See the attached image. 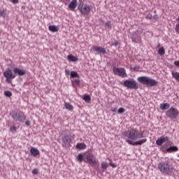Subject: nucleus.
Listing matches in <instances>:
<instances>
[{"mask_svg":"<svg viewBox=\"0 0 179 179\" xmlns=\"http://www.w3.org/2000/svg\"><path fill=\"white\" fill-rule=\"evenodd\" d=\"M138 82L145 86H157L156 80L149 78L148 76H141L137 78Z\"/></svg>","mask_w":179,"mask_h":179,"instance_id":"1","label":"nucleus"},{"mask_svg":"<svg viewBox=\"0 0 179 179\" xmlns=\"http://www.w3.org/2000/svg\"><path fill=\"white\" fill-rule=\"evenodd\" d=\"M158 169L161 173L164 174H171L174 170L173 165L170 164L169 162L161 163L158 165Z\"/></svg>","mask_w":179,"mask_h":179,"instance_id":"2","label":"nucleus"},{"mask_svg":"<svg viewBox=\"0 0 179 179\" xmlns=\"http://www.w3.org/2000/svg\"><path fill=\"white\" fill-rule=\"evenodd\" d=\"M166 114L171 120H177V118H179V111L176 108H170Z\"/></svg>","mask_w":179,"mask_h":179,"instance_id":"3","label":"nucleus"},{"mask_svg":"<svg viewBox=\"0 0 179 179\" xmlns=\"http://www.w3.org/2000/svg\"><path fill=\"white\" fill-rule=\"evenodd\" d=\"M124 86L125 87H127V89H138L139 86L138 85V83L135 81V80L130 78L128 80H126L123 83Z\"/></svg>","mask_w":179,"mask_h":179,"instance_id":"4","label":"nucleus"},{"mask_svg":"<svg viewBox=\"0 0 179 179\" xmlns=\"http://www.w3.org/2000/svg\"><path fill=\"white\" fill-rule=\"evenodd\" d=\"M127 138L129 139H131L132 141H136V139H141L143 138V134L138 133L136 130L131 129L129 131V134L127 135Z\"/></svg>","mask_w":179,"mask_h":179,"instance_id":"5","label":"nucleus"},{"mask_svg":"<svg viewBox=\"0 0 179 179\" xmlns=\"http://www.w3.org/2000/svg\"><path fill=\"white\" fill-rule=\"evenodd\" d=\"M12 117L13 118L14 121L18 122H24V121H26V115H24V113L22 111L14 113L12 115Z\"/></svg>","mask_w":179,"mask_h":179,"instance_id":"6","label":"nucleus"},{"mask_svg":"<svg viewBox=\"0 0 179 179\" xmlns=\"http://www.w3.org/2000/svg\"><path fill=\"white\" fill-rule=\"evenodd\" d=\"M113 71L114 75H117V76H120V78H127L128 76L124 68L114 67Z\"/></svg>","mask_w":179,"mask_h":179,"instance_id":"7","label":"nucleus"},{"mask_svg":"<svg viewBox=\"0 0 179 179\" xmlns=\"http://www.w3.org/2000/svg\"><path fill=\"white\" fill-rule=\"evenodd\" d=\"M3 76L4 78H6L8 83H10V80L16 78V75L13 74V72H12V70H10V69H8L5 71V72L3 73Z\"/></svg>","mask_w":179,"mask_h":179,"instance_id":"8","label":"nucleus"},{"mask_svg":"<svg viewBox=\"0 0 179 179\" xmlns=\"http://www.w3.org/2000/svg\"><path fill=\"white\" fill-rule=\"evenodd\" d=\"M79 10L80 11L81 15H89L90 10H92V7L87 4H83L79 7Z\"/></svg>","mask_w":179,"mask_h":179,"instance_id":"9","label":"nucleus"},{"mask_svg":"<svg viewBox=\"0 0 179 179\" xmlns=\"http://www.w3.org/2000/svg\"><path fill=\"white\" fill-rule=\"evenodd\" d=\"M87 162L90 163V164H93L94 166L97 164V159L96 157L93 154H87L86 155Z\"/></svg>","mask_w":179,"mask_h":179,"instance_id":"10","label":"nucleus"},{"mask_svg":"<svg viewBox=\"0 0 179 179\" xmlns=\"http://www.w3.org/2000/svg\"><path fill=\"white\" fill-rule=\"evenodd\" d=\"M91 50L95 52H98V54H106V49L103 47L92 46Z\"/></svg>","mask_w":179,"mask_h":179,"instance_id":"11","label":"nucleus"},{"mask_svg":"<svg viewBox=\"0 0 179 179\" xmlns=\"http://www.w3.org/2000/svg\"><path fill=\"white\" fill-rule=\"evenodd\" d=\"M13 72L15 75H18V76H24L26 75V70L20 69L19 68H15Z\"/></svg>","mask_w":179,"mask_h":179,"instance_id":"12","label":"nucleus"},{"mask_svg":"<svg viewBox=\"0 0 179 179\" xmlns=\"http://www.w3.org/2000/svg\"><path fill=\"white\" fill-rule=\"evenodd\" d=\"M167 141H169V137L162 136L156 141V143L158 146H162V145L165 142H167Z\"/></svg>","mask_w":179,"mask_h":179,"instance_id":"13","label":"nucleus"},{"mask_svg":"<svg viewBox=\"0 0 179 179\" xmlns=\"http://www.w3.org/2000/svg\"><path fill=\"white\" fill-rule=\"evenodd\" d=\"M67 59L69 62H76L77 61H79L78 57L74 56L73 55H69L67 56Z\"/></svg>","mask_w":179,"mask_h":179,"instance_id":"14","label":"nucleus"},{"mask_svg":"<svg viewBox=\"0 0 179 179\" xmlns=\"http://www.w3.org/2000/svg\"><path fill=\"white\" fill-rule=\"evenodd\" d=\"M48 29L50 31H52V33H57V31L59 30V27H58L57 25H50Z\"/></svg>","mask_w":179,"mask_h":179,"instance_id":"15","label":"nucleus"},{"mask_svg":"<svg viewBox=\"0 0 179 179\" xmlns=\"http://www.w3.org/2000/svg\"><path fill=\"white\" fill-rule=\"evenodd\" d=\"M30 152L31 153L32 155L34 156V157H36V156H38V155H40V151L36 148H31Z\"/></svg>","mask_w":179,"mask_h":179,"instance_id":"16","label":"nucleus"},{"mask_svg":"<svg viewBox=\"0 0 179 179\" xmlns=\"http://www.w3.org/2000/svg\"><path fill=\"white\" fill-rule=\"evenodd\" d=\"M77 6V1L76 0H72L71 3L69 4V8L70 9H75Z\"/></svg>","mask_w":179,"mask_h":179,"instance_id":"17","label":"nucleus"},{"mask_svg":"<svg viewBox=\"0 0 179 179\" xmlns=\"http://www.w3.org/2000/svg\"><path fill=\"white\" fill-rule=\"evenodd\" d=\"M62 142L65 145H68V143H69V142H71V137H69V136H64L63 137Z\"/></svg>","mask_w":179,"mask_h":179,"instance_id":"18","label":"nucleus"},{"mask_svg":"<svg viewBox=\"0 0 179 179\" xmlns=\"http://www.w3.org/2000/svg\"><path fill=\"white\" fill-rule=\"evenodd\" d=\"M148 141V139L146 138H143L141 141H136L134 143V145H143V143H146V141Z\"/></svg>","mask_w":179,"mask_h":179,"instance_id":"19","label":"nucleus"},{"mask_svg":"<svg viewBox=\"0 0 179 179\" xmlns=\"http://www.w3.org/2000/svg\"><path fill=\"white\" fill-rule=\"evenodd\" d=\"M64 106L66 110H69V111H72V110H73V106L68 102H65Z\"/></svg>","mask_w":179,"mask_h":179,"instance_id":"20","label":"nucleus"},{"mask_svg":"<svg viewBox=\"0 0 179 179\" xmlns=\"http://www.w3.org/2000/svg\"><path fill=\"white\" fill-rule=\"evenodd\" d=\"M161 110H169L170 108V104L169 103H162L160 105Z\"/></svg>","mask_w":179,"mask_h":179,"instance_id":"21","label":"nucleus"},{"mask_svg":"<svg viewBox=\"0 0 179 179\" xmlns=\"http://www.w3.org/2000/svg\"><path fill=\"white\" fill-rule=\"evenodd\" d=\"M177 150H178V147H177V146H172V147L167 148V150H166V151L169 152H177Z\"/></svg>","mask_w":179,"mask_h":179,"instance_id":"22","label":"nucleus"},{"mask_svg":"<svg viewBox=\"0 0 179 179\" xmlns=\"http://www.w3.org/2000/svg\"><path fill=\"white\" fill-rule=\"evenodd\" d=\"M83 100L84 101H85L86 103H90L92 98L90 97V95L88 94H85L83 96Z\"/></svg>","mask_w":179,"mask_h":179,"instance_id":"23","label":"nucleus"},{"mask_svg":"<svg viewBox=\"0 0 179 179\" xmlns=\"http://www.w3.org/2000/svg\"><path fill=\"white\" fill-rule=\"evenodd\" d=\"M172 76L176 79V80H178L179 82V73L176 71H172Z\"/></svg>","mask_w":179,"mask_h":179,"instance_id":"24","label":"nucleus"},{"mask_svg":"<svg viewBox=\"0 0 179 179\" xmlns=\"http://www.w3.org/2000/svg\"><path fill=\"white\" fill-rule=\"evenodd\" d=\"M76 148L77 149H86V145L83 143H78L76 145Z\"/></svg>","mask_w":179,"mask_h":179,"instance_id":"25","label":"nucleus"},{"mask_svg":"<svg viewBox=\"0 0 179 179\" xmlns=\"http://www.w3.org/2000/svg\"><path fill=\"white\" fill-rule=\"evenodd\" d=\"M159 55H164L166 54V50L164 48H160L158 50Z\"/></svg>","mask_w":179,"mask_h":179,"instance_id":"26","label":"nucleus"},{"mask_svg":"<svg viewBox=\"0 0 179 179\" xmlns=\"http://www.w3.org/2000/svg\"><path fill=\"white\" fill-rule=\"evenodd\" d=\"M71 78H79V74L76 71H71Z\"/></svg>","mask_w":179,"mask_h":179,"instance_id":"27","label":"nucleus"},{"mask_svg":"<svg viewBox=\"0 0 179 179\" xmlns=\"http://www.w3.org/2000/svg\"><path fill=\"white\" fill-rule=\"evenodd\" d=\"M77 159L80 163H82L83 162V155L81 153L78 154Z\"/></svg>","mask_w":179,"mask_h":179,"instance_id":"28","label":"nucleus"},{"mask_svg":"<svg viewBox=\"0 0 179 179\" xmlns=\"http://www.w3.org/2000/svg\"><path fill=\"white\" fill-rule=\"evenodd\" d=\"M107 167H108V164L107 162H103L101 164V168L103 169L104 170H106Z\"/></svg>","mask_w":179,"mask_h":179,"instance_id":"29","label":"nucleus"},{"mask_svg":"<svg viewBox=\"0 0 179 179\" xmlns=\"http://www.w3.org/2000/svg\"><path fill=\"white\" fill-rule=\"evenodd\" d=\"M4 95L6 96V97H11L12 92L10 91H6L4 92Z\"/></svg>","mask_w":179,"mask_h":179,"instance_id":"30","label":"nucleus"},{"mask_svg":"<svg viewBox=\"0 0 179 179\" xmlns=\"http://www.w3.org/2000/svg\"><path fill=\"white\" fill-rule=\"evenodd\" d=\"M10 131L12 132V134H15L16 132V127L10 126Z\"/></svg>","mask_w":179,"mask_h":179,"instance_id":"31","label":"nucleus"},{"mask_svg":"<svg viewBox=\"0 0 179 179\" xmlns=\"http://www.w3.org/2000/svg\"><path fill=\"white\" fill-rule=\"evenodd\" d=\"M119 114H124L125 113V109L124 108H120L117 110Z\"/></svg>","mask_w":179,"mask_h":179,"instance_id":"32","label":"nucleus"},{"mask_svg":"<svg viewBox=\"0 0 179 179\" xmlns=\"http://www.w3.org/2000/svg\"><path fill=\"white\" fill-rule=\"evenodd\" d=\"M105 27L108 29H111V22L110 21L106 22L105 24Z\"/></svg>","mask_w":179,"mask_h":179,"instance_id":"33","label":"nucleus"},{"mask_svg":"<svg viewBox=\"0 0 179 179\" xmlns=\"http://www.w3.org/2000/svg\"><path fill=\"white\" fill-rule=\"evenodd\" d=\"M6 13L3 10H0V16L5 17Z\"/></svg>","mask_w":179,"mask_h":179,"instance_id":"34","label":"nucleus"},{"mask_svg":"<svg viewBox=\"0 0 179 179\" xmlns=\"http://www.w3.org/2000/svg\"><path fill=\"white\" fill-rule=\"evenodd\" d=\"M73 83H75V85H80V81L79 80H74Z\"/></svg>","mask_w":179,"mask_h":179,"instance_id":"35","label":"nucleus"},{"mask_svg":"<svg viewBox=\"0 0 179 179\" xmlns=\"http://www.w3.org/2000/svg\"><path fill=\"white\" fill-rule=\"evenodd\" d=\"M152 14H148L145 16V18L146 19H152Z\"/></svg>","mask_w":179,"mask_h":179,"instance_id":"36","label":"nucleus"},{"mask_svg":"<svg viewBox=\"0 0 179 179\" xmlns=\"http://www.w3.org/2000/svg\"><path fill=\"white\" fill-rule=\"evenodd\" d=\"M32 173L34 174H38V171L36 169H33Z\"/></svg>","mask_w":179,"mask_h":179,"instance_id":"37","label":"nucleus"},{"mask_svg":"<svg viewBox=\"0 0 179 179\" xmlns=\"http://www.w3.org/2000/svg\"><path fill=\"white\" fill-rule=\"evenodd\" d=\"M13 3H18L19 0H10Z\"/></svg>","mask_w":179,"mask_h":179,"instance_id":"38","label":"nucleus"},{"mask_svg":"<svg viewBox=\"0 0 179 179\" xmlns=\"http://www.w3.org/2000/svg\"><path fill=\"white\" fill-rule=\"evenodd\" d=\"M127 143H129V145H134V142L131 140H127Z\"/></svg>","mask_w":179,"mask_h":179,"instance_id":"39","label":"nucleus"},{"mask_svg":"<svg viewBox=\"0 0 179 179\" xmlns=\"http://www.w3.org/2000/svg\"><path fill=\"white\" fill-rule=\"evenodd\" d=\"M174 65H176V66H178L179 68V61L174 62Z\"/></svg>","mask_w":179,"mask_h":179,"instance_id":"40","label":"nucleus"},{"mask_svg":"<svg viewBox=\"0 0 179 179\" xmlns=\"http://www.w3.org/2000/svg\"><path fill=\"white\" fill-rule=\"evenodd\" d=\"M25 125H27V127L30 126V121L27 120L25 122Z\"/></svg>","mask_w":179,"mask_h":179,"instance_id":"41","label":"nucleus"},{"mask_svg":"<svg viewBox=\"0 0 179 179\" xmlns=\"http://www.w3.org/2000/svg\"><path fill=\"white\" fill-rule=\"evenodd\" d=\"M66 75H69L71 73V71L69 70H65Z\"/></svg>","mask_w":179,"mask_h":179,"instance_id":"42","label":"nucleus"},{"mask_svg":"<svg viewBox=\"0 0 179 179\" xmlns=\"http://www.w3.org/2000/svg\"><path fill=\"white\" fill-rule=\"evenodd\" d=\"M113 45H115V46L118 45V41H115V43H113Z\"/></svg>","mask_w":179,"mask_h":179,"instance_id":"43","label":"nucleus"},{"mask_svg":"<svg viewBox=\"0 0 179 179\" xmlns=\"http://www.w3.org/2000/svg\"><path fill=\"white\" fill-rule=\"evenodd\" d=\"M111 111H112L113 113H117V108L111 109Z\"/></svg>","mask_w":179,"mask_h":179,"instance_id":"44","label":"nucleus"},{"mask_svg":"<svg viewBox=\"0 0 179 179\" xmlns=\"http://www.w3.org/2000/svg\"><path fill=\"white\" fill-rule=\"evenodd\" d=\"M132 41H133V43H138V41H136V40H135V38H132Z\"/></svg>","mask_w":179,"mask_h":179,"instance_id":"45","label":"nucleus"},{"mask_svg":"<svg viewBox=\"0 0 179 179\" xmlns=\"http://www.w3.org/2000/svg\"><path fill=\"white\" fill-rule=\"evenodd\" d=\"M155 19H157V17L156 15L155 16Z\"/></svg>","mask_w":179,"mask_h":179,"instance_id":"46","label":"nucleus"},{"mask_svg":"<svg viewBox=\"0 0 179 179\" xmlns=\"http://www.w3.org/2000/svg\"><path fill=\"white\" fill-rule=\"evenodd\" d=\"M178 157H179V155H178Z\"/></svg>","mask_w":179,"mask_h":179,"instance_id":"47","label":"nucleus"}]
</instances>
